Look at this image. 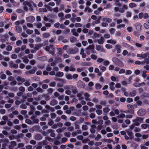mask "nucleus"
I'll return each mask as SVG.
<instances>
[{"mask_svg": "<svg viewBox=\"0 0 149 149\" xmlns=\"http://www.w3.org/2000/svg\"><path fill=\"white\" fill-rule=\"evenodd\" d=\"M63 75V73L62 72H59L57 73L56 74V76L58 77H62Z\"/></svg>", "mask_w": 149, "mask_h": 149, "instance_id": "36", "label": "nucleus"}, {"mask_svg": "<svg viewBox=\"0 0 149 149\" xmlns=\"http://www.w3.org/2000/svg\"><path fill=\"white\" fill-rule=\"evenodd\" d=\"M17 82L15 80H14L10 83V84L11 86H15L17 84Z\"/></svg>", "mask_w": 149, "mask_h": 149, "instance_id": "64", "label": "nucleus"}, {"mask_svg": "<svg viewBox=\"0 0 149 149\" xmlns=\"http://www.w3.org/2000/svg\"><path fill=\"white\" fill-rule=\"evenodd\" d=\"M23 61L26 64H27L29 62V60L26 56H24L22 58Z\"/></svg>", "mask_w": 149, "mask_h": 149, "instance_id": "28", "label": "nucleus"}, {"mask_svg": "<svg viewBox=\"0 0 149 149\" xmlns=\"http://www.w3.org/2000/svg\"><path fill=\"white\" fill-rule=\"evenodd\" d=\"M102 20L103 21L106 22L108 23H111L112 20L111 19L107 17L103 18Z\"/></svg>", "mask_w": 149, "mask_h": 149, "instance_id": "18", "label": "nucleus"}, {"mask_svg": "<svg viewBox=\"0 0 149 149\" xmlns=\"http://www.w3.org/2000/svg\"><path fill=\"white\" fill-rule=\"evenodd\" d=\"M102 141L103 142L108 143H110L113 141L112 140H111L109 139H104L102 140Z\"/></svg>", "mask_w": 149, "mask_h": 149, "instance_id": "31", "label": "nucleus"}, {"mask_svg": "<svg viewBox=\"0 0 149 149\" xmlns=\"http://www.w3.org/2000/svg\"><path fill=\"white\" fill-rule=\"evenodd\" d=\"M16 79L18 82L21 81L22 83H24L25 82V79L24 78H22L19 76L17 77Z\"/></svg>", "mask_w": 149, "mask_h": 149, "instance_id": "13", "label": "nucleus"}, {"mask_svg": "<svg viewBox=\"0 0 149 149\" xmlns=\"http://www.w3.org/2000/svg\"><path fill=\"white\" fill-rule=\"evenodd\" d=\"M42 136L40 134H36L35 136L34 139L37 140H40L42 139Z\"/></svg>", "mask_w": 149, "mask_h": 149, "instance_id": "16", "label": "nucleus"}, {"mask_svg": "<svg viewBox=\"0 0 149 149\" xmlns=\"http://www.w3.org/2000/svg\"><path fill=\"white\" fill-rule=\"evenodd\" d=\"M35 70L34 69H32L29 71H27L25 72V73L27 75H28L29 74H33L35 73Z\"/></svg>", "mask_w": 149, "mask_h": 149, "instance_id": "34", "label": "nucleus"}, {"mask_svg": "<svg viewBox=\"0 0 149 149\" xmlns=\"http://www.w3.org/2000/svg\"><path fill=\"white\" fill-rule=\"evenodd\" d=\"M81 128L83 130H87L88 129L87 126L86 125H82Z\"/></svg>", "mask_w": 149, "mask_h": 149, "instance_id": "58", "label": "nucleus"}, {"mask_svg": "<svg viewBox=\"0 0 149 149\" xmlns=\"http://www.w3.org/2000/svg\"><path fill=\"white\" fill-rule=\"evenodd\" d=\"M71 89L73 94H75L77 92V88L76 87L72 86Z\"/></svg>", "mask_w": 149, "mask_h": 149, "instance_id": "21", "label": "nucleus"}, {"mask_svg": "<svg viewBox=\"0 0 149 149\" xmlns=\"http://www.w3.org/2000/svg\"><path fill=\"white\" fill-rule=\"evenodd\" d=\"M80 54L82 55L83 58H85L86 57V54L84 53V49L81 48L80 50Z\"/></svg>", "mask_w": 149, "mask_h": 149, "instance_id": "14", "label": "nucleus"}, {"mask_svg": "<svg viewBox=\"0 0 149 149\" xmlns=\"http://www.w3.org/2000/svg\"><path fill=\"white\" fill-rule=\"evenodd\" d=\"M95 46L93 45H90L86 49V53L87 54H90V52L92 53L95 54L96 53V51L94 49Z\"/></svg>", "mask_w": 149, "mask_h": 149, "instance_id": "1", "label": "nucleus"}, {"mask_svg": "<svg viewBox=\"0 0 149 149\" xmlns=\"http://www.w3.org/2000/svg\"><path fill=\"white\" fill-rule=\"evenodd\" d=\"M143 119L142 118L137 117L135 119L133 120L132 121L134 123L135 126H138L139 125V123H142Z\"/></svg>", "mask_w": 149, "mask_h": 149, "instance_id": "2", "label": "nucleus"}, {"mask_svg": "<svg viewBox=\"0 0 149 149\" xmlns=\"http://www.w3.org/2000/svg\"><path fill=\"white\" fill-rule=\"evenodd\" d=\"M58 16L60 17V19L61 20H64L65 19V17H64V15L63 13H60L58 14Z\"/></svg>", "mask_w": 149, "mask_h": 149, "instance_id": "24", "label": "nucleus"}, {"mask_svg": "<svg viewBox=\"0 0 149 149\" xmlns=\"http://www.w3.org/2000/svg\"><path fill=\"white\" fill-rule=\"evenodd\" d=\"M74 124L75 128L76 129H79L80 128V126L79 125V123L77 122H75L74 123Z\"/></svg>", "mask_w": 149, "mask_h": 149, "instance_id": "29", "label": "nucleus"}, {"mask_svg": "<svg viewBox=\"0 0 149 149\" xmlns=\"http://www.w3.org/2000/svg\"><path fill=\"white\" fill-rule=\"evenodd\" d=\"M104 38L103 37H101L100 38L97 40V42L98 44H102L103 43Z\"/></svg>", "mask_w": 149, "mask_h": 149, "instance_id": "25", "label": "nucleus"}, {"mask_svg": "<svg viewBox=\"0 0 149 149\" xmlns=\"http://www.w3.org/2000/svg\"><path fill=\"white\" fill-rule=\"evenodd\" d=\"M96 113L99 115H101L102 113V111L101 110L97 109L96 111Z\"/></svg>", "mask_w": 149, "mask_h": 149, "instance_id": "42", "label": "nucleus"}, {"mask_svg": "<svg viewBox=\"0 0 149 149\" xmlns=\"http://www.w3.org/2000/svg\"><path fill=\"white\" fill-rule=\"evenodd\" d=\"M50 34L49 33L45 32L44 33L42 34V37L44 38H46L49 37Z\"/></svg>", "mask_w": 149, "mask_h": 149, "instance_id": "23", "label": "nucleus"}, {"mask_svg": "<svg viewBox=\"0 0 149 149\" xmlns=\"http://www.w3.org/2000/svg\"><path fill=\"white\" fill-rule=\"evenodd\" d=\"M141 26L140 23H137L136 24V28L137 31H140L141 30Z\"/></svg>", "mask_w": 149, "mask_h": 149, "instance_id": "20", "label": "nucleus"}, {"mask_svg": "<svg viewBox=\"0 0 149 149\" xmlns=\"http://www.w3.org/2000/svg\"><path fill=\"white\" fill-rule=\"evenodd\" d=\"M6 75L4 74H2L0 76V78L1 79L3 80L5 79L6 78Z\"/></svg>", "mask_w": 149, "mask_h": 149, "instance_id": "55", "label": "nucleus"}, {"mask_svg": "<svg viewBox=\"0 0 149 149\" xmlns=\"http://www.w3.org/2000/svg\"><path fill=\"white\" fill-rule=\"evenodd\" d=\"M145 63H146L147 64H149V60L148 59H145L142 62V63L143 64H144Z\"/></svg>", "mask_w": 149, "mask_h": 149, "instance_id": "56", "label": "nucleus"}, {"mask_svg": "<svg viewBox=\"0 0 149 149\" xmlns=\"http://www.w3.org/2000/svg\"><path fill=\"white\" fill-rule=\"evenodd\" d=\"M70 41L71 42L73 43L77 41L76 38L74 36L71 37L70 38Z\"/></svg>", "mask_w": 149, "mask_h": 149, "instance_id": "38", "label": "nucleus"}, {"mask_svg": "<svg viewBox=\"0 0 149 149\" xmlns=\"http://www.w3.org/2000/svg\"><path fill=\"white\" fill-rule=\"evenodd\" d=\"M121 46L119 45H115V48L117 50V53H119L121 51V49H120Z\"/></svg>", "mask_w": 149, "mask_h": 149, "instance_id": "15", "label": "nucleus"}, {"mask_svg": "<svg viewBox=\"0 0 149 149\" xmlns=\"http://www.w3.org/2000/svg\"><path fill=\"white\" fill-rule=\"evenodd\" d=\"M25 81V82L24 84L25 86H28L30 85V82L29 80H26V81Z\"/></svg>", "mask_w": 149, "mask_h": 149, "instance_id": "47", "label": "nucleus"}, {"mask_svg": "<svg viewBox=\"0 0 149 149\" xmlns=\"http://www.w3.org/2000/svg\"><path fill=\"white\" fill-rule=\"evenodd\" d=\"M109 62L108 60H105L103 62V64L105 66L108 65L109 64Z\"/></svg>", "mask_w": 149, "mask_h": 149, "instance_id": "50", "label": "nucleus"}, {"mask_svg": "<svg viewBox=\"0 0 149 149\" xmlns=\"http://www.w3.org/2000/svg\"><path fill=\"white\" fill-rule=\"evenodd\" d=\"M13 47L12 46L8 45L6 47V50L7 51H11Z\"/></svg>", "mask_w": 149, "mask_h": 149, "instance_id": "43", "label": "nucleus"}, {"mask_svg": "<svg viewBox=\"0 0 149 149\" xmlns=\"http://www.w3.org/2000/svg\"><path fill=\"white\" fill-rule=\"evenodd\" d=\"M34 25L36 26L37 28H40L42 27V24L40 22H38L34 24Z\"/></svg>", "mask_w": 149, "mask_h": 149, "instance_id": "26", "label": "nucleus"}, {"mask_svg": "<svg viewBox=\"0 0 149 149\" xmlns=\"http://www.w3.org/2000/svg\"><path fill=\"white\" fill-rule=\"evenodd\" d=\"M128 7L127 5L124 4L123 5L122 7L119 9V12L121 13H123L125 12V10H127Z\"/></svg>", "mask_w": 149, "mask_h": 149, "instance_id": "7", "label": "nucleus"}, {"mask_svg": "<svg viewBox=\"0 0 149 149\" xmlns=\"http://www.w3.org/2000/svg\"><path fill=\"white\" fill-rule=\"evenodd\" d=\"M107 43H111L113 44H115L116 43V41L112 39H110L107 40Z\"/></svg>", "mask_w": 149, "mask_h": 149, "instance_id": "33", "label": "nucleus"}, {"mask_svg": "<svg viewBox=\"0 0 149 149\" xmlns=\"http://www.w3.org/2000/svg\"><path fill=\"white\" fill-rule=\"evenodd\" d=\"M24 144L22 143H19L17 144V147L19 148H21L24 146Z\"/></svg>", "mask_w": 149, "mask_h": 149, "instance_id": "45", "label": "nucleus"}, {"mask_svg": "<svg viewBox=\"0 0 149 149\" xmlns=\"http://www.w3.org/2000/svg\"><path fill=\"white\" fill-rule=\"evenodd\" d=\"M127 106L130 112H131L132 113H133L134 109V106L131 104H128L127 105Z\"/></svg>", "mask_w": 149, "mask_h": 149, "instance_id": "12", "label": "nucleus"}, {"mask_svg": "<svg viewBox=\"0 0 149 149\" xmlns=\"http://www.w3.org/2000/svg\"><path fill=\"white\" fill-rule=\"evenodd\" d=\"M146 110L143 109H141L139 110L138 111V114L139 116H143L146 113Z\"/></svg>", "mask_w": 149, "mask_h": 149, "instance_id": "9", "label": "nucleus"}, {"mask_svg": "<svg viewBox=\"0 0 149 149\" xmlns=\"http://www.w3.org/2000/svg\"><path fill=\"white\" fill-rule=\"evenodd\" d=\"M58 101L56 100L53 99L50 102V104L52 106H54L58 103Z\"/></svg>", "mask_w": 149, "mask_h": 149, "instance_id": "17", "label": "nucleus"}, {"mask_svg": "<svg viewBox=\"0 0 149 149\" xmlns=\"http://www.w3.org/2000/svg\"><path fill=\"white\" fill-rule=\"evenodd\" d=\"M36 91L38 92L42 93L44 92L43 90L40 87H38L36 88Z\"/></svg>", "mask_w": 149, "mask_h": 149, "instance_id": "57", "label": "nucleus"}, {"mask_svg": "<svg viewBox=\"0 0 149 149\" xmlns=\"http://www.w3.org/2000/svg\"><path fill=\"white\" fill-rule=\"evenodd\" d=\"M101 136L100 134H98L97 135V136L95 138V140L98 141L99 139L101 138Z\"/></svg>", "mask_w": 149, "mask_h": 149, "instance_id": "54", "label": "nucleus"}, {"mask_svg": "<svg viewBox=\"0 0 149 149\" xmlns=\"http://www.w3.org/2000/svg\"><path fill=\"white\" fill-rule=\"evenodd\" d=\"M19 90L20 91L24 92L25 91V88L24 87L21 86L19 87Z\"/></svg>", "mask_w": 149, "mask_h": 149, "instance_id": "44", "label": "nucleus"}, {"mask_svg": "<svg viewBox=\"0 0 149 149\" xmlns=\"http://www.w3.org/2000/svg\"><path fill=\"white\" fill-rule=\"evenodd\" d=\"M79 51L78 48L77 47L73 49H70L68 50V53L70 54H74L77 53Z\"/></svg>", "mask_w": 149, "mask_h": 149, "instance_id": "3", "label": "nucleus"}, {"mask_svg": "<svg viewBox=\"0 0 149 149\" xmlns=\"http://www.w3.org/2000/svg\"><path fill=\"white\" fill-rule=\"evenodd\" d=\"M8 79L9 81H13L15 80V78L13 77L10 76L8 77Z\"/></svg>", "mask_w": 149, "mask_h": 149, "instance_id": "61", "label": "nucleus"}, {"mask_svg": "<svg viewBox=\"0 0 149 149\" xmlns=\"http://www.w3.org/2000/svg\"><path fill=\"white\" fill-rule=\"evenodd\" d=\"M114 21H116L118 24H119L122 23L123 22V20L121 19H118L117 18L115 19H114Z\"/></svg>", "mask_w": 149, "mask_h": 149, "instance_id": "35", "label": "nucleus"}, {"mask_svg": "<svg viewBox=\"0 0 149 149\" xmlns=\"http://www.w3.org/2000/svg\"><path fill=\"white\" fill-rule=\"evenodd\" d=\"M113 59L116 60L115 63L116 65L121 67L123 66L124 64L121 61L119 60L118 59L115 57Z\"/></svg>", "mask_w": 149, "mask_h": 149, "instance_id": "5", "label": "nucleus"}, {"mask_svg": "<svg viewBox=\"0 0 149 149\" xmlns=\"http://www.w3.org/2000/svg\"><path fill=\"white\" fill-rule=\"evenodd\" d=\"M108 24L106 22H103L102 24L101 25L102 26L104 27H106L108 26Z\"/></svg>", "mask_w": 149, "mask_h": 149, "instance_id": "63", "label": "nucleus"}, {"mask_svg": "<svg viewBox=\"0 0 149 149\" xmlns=\"http://www.w3.org/2000/svg\"><path fill=\"white\" fill-rule=\"evenodd\" d=\"M26 19L28 22L33 23L35 20V18L33 16H29L26 17Z\"/></svg>", "mask_w": 149, "mask_h": 149, "instance_id": "8", "label": "nucleus"}, {"mask_svg": "<svg viewBox=\"0 0 149 149\" xmlns=\"http://www.w3.org/2000/svg\"><path fill=\"white\" fill-rule=\"evenodd\" d=\"M66 77L68 79H72V75L70 74H67L66 76Z\"/></svg>", "mask_w": 149, "mask_h": 149, "instance_id": "52", "label": "nucleus"}, {"mask_svg": "<svg viewBox=\"0 0 149 149\" xmlns=\"http://www.w3.org/2000/svg\"><path fill=\"white\" fill-rule=\"evenodd\" d=\"M6 98H8V102L9 103L13 104L14 102V100L10 98H8V96H7Z\"/></svg>", "mask_w": 149, "mask_h": 149, "instance_id": "48", "label": "nucleus"}, {"mask_svg": "<svg viewBox=\"0 0 149 149\" xmlns=\"http://www.w3.org/2000/svg\"><path fill=\"white\" fill-rule=\"evenodd\" d=\"M72 86L71 85H65L64 86V88L65 89L69 90L71 89Z\"/></svg>", "mask_w": 149, "mask_h": 149, "instance_id": "53", "label": "nucleus"}, {"mask_svg": "<svg viewBox=\"0 0 149 149\" xmlns=\"http://www.w3.org/2000/svg\"><path fill=\"white\" fill-rule=\"evenodd\" d=\"M122 45L123 47H130V46L128 44H127V43H125V42H123L122 44Z\"/></svg>", "mask_w": 149, "mask_h": 149, "instance_id": "59", "label": "nucleus"}, {"mask_svg": "<svg viewBox=\"0 0 149 149\" xmlns=\"http://www.w3.org/2000/svg\"><path fill=\"white\" fill-rule=\"evenodd\" d=\"M83 93V92L82 91L81 92L79 93H77V97L78 98H79V100H81L83 99L84 98L83 97H82V94Z\"/></svg>", "mask_w": 149, "mask_h": 149, "instance_id": "22", "label": "nucleus"}, {"mask_svg": "<svg viewBox=\"0 0 149 149\" xmlns=\"http://www.w3.org/2000/svg\"><path fill=\"white\" fill-rule=\"evenodd\" d=\"M24 6H28L29 7V10L32 11L33 10V7L31 5L28 1H24L23 3Z\"/></svg>", "mask_w": 149, "mask_h": 149, "instance_id": "4", "label": "nucleus"}, {"mask_svg": "<svg viewBox=\"0 0 149 149\" xmlns=\"http://www.w3.org/2000/svg\"><path fill=\"white\" fill-rule=\"evenodd\" d=\"M16 145V142L15 141H12L8 146V148L9 149H13Z\"/></svg>", "mask_w": 149, "mask_h": 149, "instance_id": "6", "label": "nucleus"}, {"mask_svg": "<svg viewBox=\"0 0 149 149\" xmlns=\"http://www.w3.org/2000/svg\"><path fill=\"white\" fill-rule=\"evenodd\" d=\"M39 11L40 12H46L47 11V10L46 8H41L39 9Z\"/></svg>", "mask_w": 149, "mask_h": 149, "instance_id": "40", "label": "nucleus"}, {"mask_svg": "<svg viewBox=\"0 0 149 149\" xmlns=\"http://www.w3.org/2000/svg\"><path fill=\"white\" fill-rule=\"evenodd\" d=\"M53 89L52 88H49L47 90L48 92V94L51 95L52 93V92L53 91Z\"/></svg>", "mask_w": 149, "mask_h": 149, "instance_id": "49", "label": "nucleus"}, {"mask_svg": "<svg viewBox=\"0 0 149 149\" xmlns=\"http://www.w3.org/2000/svg\"><path fill=\"white\" fill-rule=\"evenodd\" d=\"M58 41H61L63 43L67 42H68V40L64 38L63 36H60L58 38Z\"/></svg>", "mask_w": 149, "mask_h": 149, "instance_id": "11", "label": "nucleus"}, {"mask_svg": "<svg viewBox=\"0 0 149 149\" xmlns=\"http://www.w3.org/2000/svg\"><path fill=\"white\" fill-rule=\"evenodd\" d=\"M84 95L85 97V99L87 101H90V100L89 98L90 95L87 93H84Z\"/></svg>", "mask_w": 149, "mask_h": 149, "instance_id": "19", "label": "nucleus"}, {"mask_svg": "<svg viewBox=\"0 0 149 149\" xmlns=\"http://www.w3.org/2000/svg\"><path fill=\"white\" fill-rule=\"evenodd\" d=\"M106 104L107 102L105 100H101L100 101V104L101 105H102L104 106H106Z\"/></svg>", "mask_w": 149, "mask_h": 149, "instance_id": "30", "label": "nucleus"}, {"mask_svg": "<svg viewBox=\"0 0 149 149\" xmlns=\"http://www.w3.org/2000/svg\"><path fill=\"white\" fill-rule=\"evenodd\" d=\"M125 116V115L124 113H121L119 116H117V118L118 119H119L120 118H124Z\"/></svg>", "mask_w": 149, "mask_h": 149, "instance_id": "39", "label": "nucleus"}, {"mask_svg": "<svg viewBox=\"0 0 149 149\" xmlns=\"http://www.w3.org/2000/svg\"><path fill=\"white\" fill-rule=\"evenodd\" d=\"M78 75L77 74H74L72 75V79L77 80L76 79L78 78Z\"/></svg>", "mask_w": 149, "mask_h": 149, "instance_id": "51", "label": "nucleus"}, {"mask_svg": "<svg viewBox=\"0 0 149 149\" xmlns=\"http://www.w3.org/2000/svg\"><path fill=\"white\" fill-rule=\"evenodd\" d=\"M110 109L108 107H105L103 109V111L105 113H107L110 111Z\"/></svg>", "mask_w": 149, "mask_h": 149, "instance_id": "46", "label": "nucleus"}, {"mask_svg": "<svg viewBox=\"0 0 149 149\" xmlns=\"http://www.w3.org/2000/svg\"><path fill=\"white\" fill-rule=\"evenodd\" d=\"M149 54L148 53H146L143 54H137V56L138 57H141L142 58H144L147 57L148 55Z\"/></svg>", "mask_w": 149, "mask_h": 149, "instance_id": "10", "label": "nucleus"}, {"mask_svg": "<svg viewBox=\"0 0 149 149\" xmlns=\"http://www.w3.org/2000/svg\"><path fill=\"white\" fill-rule=\"evenodd\" d=\"M129 7L131 8H132L134 7H136L137 5L136 4L134 3H130L129 4Z\"/></svg>", "mask_w": 149, "mask_h": 149, "instance_id": "37", "label": "nucleus"}, {"mask_svg": "<svg viewBox=\"0 0 149 149\" xmlns=\"http://www.w3.org/2000/svg\"><path fill=\"white\" fill-rule=\"evenodd\" d=\"M50 116L51 118L53 119L55 118L56 116V114L54 113H51Z\"/></svg>", "mask_w": 149, "mask_h": 149, "instance_id": "62", "label": "nucleus"}, {"mask_svg": "<svg viewBox=\"0 0 149 149\" xmlns=\"http://www.w3.org/2000/svg\"><path fill=\"white\" fill-rule=\"evenodd\" d=\"M16 28V31L18 33L21 32L22 31V29L20 26H18L15 27Z\"/></svg>", "mask_w": 149, "mask_h": 149, "instance_id": "32", "label": "nucleus"}, {"mask_svg": "<svg viewBox=\"0 0 149 149\" xmlns=\"http://www.w3.org/2000/svg\"><path fill=\"white\" fill-rule=\"evenodd\" d=\"M71 32L72 33L73 35L76 36H79L78 33L76 32V30L75 29H72L71 30Z\"/></svg>", "mask_w": 149, "mask_h": 149, "instance_id": "27", "label": "nucleus"}, {"mask_svg": "<svg viewBox=\"0 0 149 149\" xmlns=\"http://www.w3.org/2000/svg\"><path fill=\"white\" fill-rule=\"evenodd\" d=\"M95 87L96 89L98 90L101 88L102 86L99 83H97L95 84Z\"/></svg>", "mask_w": 149, "mask_h": 149, "instance_id": "41", "label": "nucleus"}, {"mask_svg": "<svg viewBox=\"0 0 149 149\" xmlns=\"http://www.w3.org/2000/svg\"><path fill=\"white\" fill-rule=\"evenodd\" d=\"M88 11L89 12L92 11L91 9L89 8L88 6H86V8L84 10L85 11Z\"/></svg>", "mask_w": 149, "mask_h": 149, "instance_id": "60", "label": "nucleus"}]
</instances>
